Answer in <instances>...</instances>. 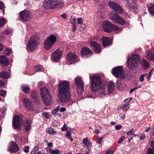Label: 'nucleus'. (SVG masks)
I'll return each instance as SVG.
<instances>
[{
	"label": "nucleus",
	"instance_id": "obj_14",
	"mask_svg": "<svg viewBox=\"0 0 154 154\" xmlns=\"http://www.w3.org/2000/svg\"><path fill=\"white\" fill-rule=\"evenodd\" d=\"M31 12L27 10L21 11L19 14L20 19L24 21H27L31 19Z\"/></svg>",
	"mask_w": 154,
	"mask_h": 154
},
{
	"label": "nucleus",
	"instance_id": "obj_64",
	"mask_svg": "<svg viewBox=\"0 0 154 154\" xmlns=\"http://www.w3.org/2000/svg\"><path fill=\"white\" fill-rule=\"evenodd\" d=\"M150 146L154 149V140H152L151 142Z\"/></svg>",
	"mask_w": 154,
	"mask_h": 154
},
{
	"label": "nucleus",
	"instance_id": "obj_7",
	"mask_svg": "<svg viewBox=\"0 0 154 154\" xmlns=\"http://www.w3.org/2000/svg\"><path fill=\"white\" fill-rule=\"evenodd\" d=\"M39 38L37 36H32L27 45V50L32 51L39 44Z\"/></svg>",
	"mask_w": 154,
	"mask_h": 154
},
{
	"label": "nucleus",
	"instance_id": "obj_12",
	"mask_svg": "<svg viewBox=\"0 0 154 154\" xmlns=\"http://www.w3.org/2000/svg\"><path fill=\"white\" fill-rule=\"evenodd\" d=\"M79 61L78 56L74 53L69 52L66 55V62L67 64L71 65Z\"/></svg>",
	"mask_w": 154,
	"mask_h": 154
},
{
	"label": "nucleus",
	"instance_id": "obj_39",
	"mask_svg": "<svg viewBox=\"0 0 154 154\" xmlns=\"http://www.w3.org/2000/svg\"><path fill=\"white\" fill-rule=\"evenodd\" d=\"M6 91L5 90H0V96L4 97L6 95Z\"/></svg>",
	"mask_w": 154,
	"mask_h": 154
},
{
	"label": "nucleus",
	"instance_id": "obj_8",
	"mask_svg": "<svg viewBox=\"0 0 154 154\" xmlns=\"http://www.w3.org/2000/svg\"><path fill=\"white\" fill-rule=\"evenodd\" d=\"M57 41L56 37L53 35H51L48 37L44 43L45 49L49 50L53 46Z\"/></svg>",
	"mask_w": 154,
	"mask_h": 154
},
{
	"label": "nucleus",
	"instance_id": "obj_22",
	"mask_svg": "<svg viewBox=\"0 0 154 154\" xmlns=\"http://www.w3.org/2000/svg\"><path fill=\"white\" fill-rule=\"evenodd\" d=\"M32 98L33 99L34 103H38L40 100L37 93L35 91H32L30 94Z\"/></svg>",
	"mask_w": 154,
	"mask_h": 154
},
{
	"label": "nucleus",
	"instance_id": "obj_51",
	"mask_svg": "<svg viewBox=\"0 0 154 154\" xmlns=\"http://www.w3.org/2000/svg\"><path fill=\"white\" fill-rule=\"evenodd\" d=\"M114 152L111 149H110L109 150L106 151V154H113Z\"/></svg>",
	"mask_w": 154,
	"mask_h": 154
},
{
	"label": "nucleus",
	"instance_id": "obj_46",
	"mask_svg": "<svg viewBox=\"0 0 154 154\" xmlns=\"http://www.w3.org/2000/svg\"><path fill=\"white\" fill-rule=\"evenodd\" d=\"M60 152V151L57 149L52 150L51 154H59Z\"/></svg>",
	"mask_w": 154,
	"mask_h": 154
},
{
	"label": "nucleus",
	"instance_id": "obj_11",
	"mask_svg": "<svg viewBox=\"0 0 154 154\" xmlns=\"http://www.w3.org/2000/svg\"><path fill=\"white\" fill-rule=\"evenodd\" d=\"M124 70L122 66H119L114 67L112 69V73L116 78H124L125 77Z\"/></svg>",
	"mask_w": 154,
	"mask_h": 154
},
{
	"label": "nucleus",
	"instance_id": "obj_20",
	"mask_svg": "<svg viewBox=\"0 0 154 154\" xmlns=\"http://www.w3.org/2000/svg\"><path fill=\"white\" fill-rule=\"evenodd\" d=\"M19 147H18L17 143L15 142H12L9 150L11 152H16L19 150Z\"/></svg>",
	"mask_w": 154,
	"mask_h": 154
},
{
	"label": "nucleus",
	"instance_id": "obj_10",
	"mask_svg": "<svg viewBox=\"0 0 154 154\" xmlns=\"http://www.w3.org/2000/svg\"><path fill=\"white\" fill-rule=\"evenodd\" d=\"M23 116L21 115L20 116H14L12 120V125L15 129L20 130L19 129H21V125L23 122Z\"/></svg>",
	"mask_w": 154,
	"mask_h": 154
},
{
	"label": "nucleus",
	"instance_id": "obj_49",
	"mask_svg": "<svg viewBox=\"0 0 154 154\" xmlns=\"http://www.w3.org/2000/svg\"><path fill=\"white\" fill-rule=\"evenodd\" d=\"M5 6L4 5V4L2 1H0V9L5 8Z\"/></svg>",
	"mask_w": 154,
	"mask_h": 154
},
{
	"label": "nucleus",
	"instance_id": "obj_52",
	"mask_svg": "<svg viewBox=\"0 0 154 154\" xmlns=\"http://www.w3.org/2000/svg\"><path fill=\"white\" fill-rule=\"evenodd\" d=\"M76 19L74 18H71L70 20V23L72 24V25H75L76 24Z\"/></svg>",
	"mask_w": 154,
	"mask_h": 154
},
{
	"label": "nucleus",
	"instance_id": "obj_36",
	"mask_svg": "<svg viewBox=\"0 0 154 154\" xmlns=\"http://www.w3.org/2000/svg\"><path fill=\"white\" fill-rule=\"evenodd\" d=\"M47 132L49 133L50 134H55L57 133V132L53 130V129L51 127L47 129Z\"/></svg>",
	"mask_w": 154,
	"mask_h": 154
},
{
	"label": "nucleus",
	"instance_id": "obj_6",
	"mask_svg": "<svg viewBox=\"0 0 154 154\" xmlns=\"http://www.w3.org/2000/svg\"><path fill=\"white\" fill-rule=\"evenodd\" d=\"M102 27L104 32L109 33L113 31H117L119 29L118 26L114 25L108 20L103 22L102 25Z\"/></svg>",
	"mask_w": 154,
	"mask_h": 154
},
{
	"label": "nucleus",
	"instance_id": "obj_19",
	"mask_svg": "<svg viewBox=\"0 0 154 154\" xmlns=\"http://www.w3.org/2000/svg\"><path fill=\"white\" fill-rule=\"evenodd\" d=\"M102 41L103 45L104 47H106L112 45V39L108 37H103Z\"/></svg>",
	"mask_w": 154,
	"mask_h": 154
},
{
	"label": "nucleus",
	"instance_id": "obj_42",
	"mask_svg": "<svg viewBox=\"0 0 154 154\" xmlns=\"http://www.w3.org/2000/svg\"><path fill=\"white\" fill-rule=\"evenodd\" d=\"M42 115L47 119H49L50 118V116L48 115V113L47 112H44L42 113Z\"/></svg>",
	"mask_w": 154,
	"mask_h": 154
},
{
	"label": "nucleus",
	"instance_id": "obj_34",
	"mask_svg": "<svg viewBox=\"0 0 154 154\" xmlns=\"http://www.w3.org/2000/svg\"><path fill=\"white\" fill-rule=\"evenodd\" d=\"M65 136L66 138H69L71 142L73 141L72 137L71 136V133L70 131H67L65 134Z\"/></svg>",
	"mask_w": 154,
	"mask_h": 154
},
{
	"label": "nucleus",
	"instance_id": "obj_24",
	"mask_svg": "<svg viewBox=\"0 0 154 154\" xmlns=\"http://www.w3.org/2000/svg\"><path fill=\"white\" fill-rule=\"evenodd\" d=\"M10 76L8 72L3 71L0 72V78L4 79H8Z\"/></svg>",
	"mask_w": 154,
	"mask_h": 154
},
{
	"label": "nucleus",
	"instance_id": "obj_23",
	"mask_svg": "<svg viewBox=\"0 0 154 154\" xmlns=\"http://www.w3.org/2000/svg\"><path fill=\"white\" fill-rule=\"evenodd\" d=\"M115 86L113 82H110L108 85V92L110 93H112L114 91Z\"/></svg>",
	"mask_w": 154,
	"mask_h": 154
},
{
	"label": "nucleus",
	"instance_id": "obj_5",
	"mask_svg": "<svg viewBox=\"0 0 154 154\" xmlns=\"http://www.w3.org/2000/svg\"><path fill=\"white\" fill-rule=\"evenodd\" d=\"M140 61L138 55H133L131 58L128 59L127 62L128 68L131 70H135L138 68Z\"/></svg>",
	"mask_w": 154,
	"mask_h": 154
},
{
	"label": "nucleus",
	"instance_id": "obj_3",
	"mask_svg": "<svg viewBox=\"0 0 154 154\" xmlns=\"http://www.w3.org/2000/svg\"><path fill=\"white\" fill-rule=\"evenodd\" d=\"M43 4L44 9L49 10L56 7L61 8L63 6L64 3L63 2H60L57 0H44Z\"/></svg>",
	"mask_w": 154,
	"mask_h": 154
},
{
	"label": "nucleus",
	"instance_id": "obj_63",
	"mask_svg": "<svg viewBox=\"0 0 154 154\" xmlns=\"http://www.w3.org/2000/svg\"><path fill=\"white\" fill-rule=\"evenodd\" d=\"M127 5L128 7V9H129V8H131V6H132V5L131 4V3L130 2H128V1H127Z\"/></svg>",
	"mask_w": 154,
	"mask_h": 154
},
{
	"label": "nucleus",
	"instance_id": "obj_35",
	"mask_svg": "<svg viewBox=\"0 0 154 154\" xmlns=\"http://www.w3.org/2000/svg\"><path fill=\"white\" fill-rule=\"evenodd\" d=\"M43 68L40 65L35 66L34 67V70L35 72L41 71L42 70Z\"/></svg>",
	"mask_w": 154,
	"mask_h": 154
},
{
	"label": "nucleus",
	"instance_id": "obj_59",
	"mask_svg": "<svg viewBox=\"0 0 154 154\" xmlns=\"http://www.w3.org/2000/svg\"><path fill=\"white\" fill-rule=\"evenodd\" d=\"M76 24L74 25H72V31L73 32H75L76 30Z\"/></svg>",
	"mask_w": 154,
	"mask_h": 154
},
{
	"label": "nucleus",
	"instance_id": "obj_17",
	"mask_svg": "<svg viewBox=\"0 0 154 154\" xmlns=\"http://www.w3.org/2000/svg\"><path fill=\"white\" fill-rule=\"evenodd\" d=\"M23 102L27 110H30L33 108V105L32 102L28 98H24L23 100Z\"/></svg>",
	"mask_w": 154,
	"mask_h": 154
},
{
	"label": "nucleus",
	"instance_id": "obj_60",
	"mask_svg": "<svg viewBox=\"0 0 154 154\" xmlns=\"http://www.w3.org/2000/svg\"><path fill=\"white\" fill-rule=\"evenodd\" d=\"M4 46L3 45L0 43V51H2L4 49Z\"/></svg>",
	"mask_w": 154,
	"mask_h": 154
},
{
	"label": "nucleus",
	"instance_id": "obj_48",
	"mask_svg": "<svg viewBox=\"0 0 154 154\" xmlns=\"http://www.w3.org/2000/svg\"><path fill=\"white\" fill-rule=\"evenodd\" d=\"M77 22L79 24H82L83 23V20L81 18H79L77 19Z\"/></svg>",
	"mask_w": 154,
	"mask_h": 154
},
{
	"label": "nucleus",
	"instance_id": "obj_47",
	"mask_svg": "<svg viewBox=\"0 0 154 154\" xmlns=\"http://www.w3.org/2000/svg\"><path fill=\"white\" fill-rule=\"evenodd\" d=\"M29 146H26L24 147L23 150L25 153H26L29 152Z\"/></svg>",
	"mask_w": 154,
	"mask_h": 154
},
{
	"label": "nucleus",
	"instance_id": "obj_50",
	"mask_svg": "<svg viewBox=\"0 0 154 154\" xmlns=\"http://www.w3.org/2000/svg\"><path fill=\"white\" fill-rule=\"evenodd\" d=\"M125 137L124 136H122L120 138L119 140L118 141V143L119 144L121 143L123 141Z\"/></svg>",
	"mask_w": 154,
	"mask_h": 154
},
{
	"label": "nucleus",
	"instance_id": "obj_40",
	"mask_svg": "<svg viewBox=\"0 0 154 154\" xmlns=\"http://www.w3.org/2000/svg\"><path fill=\"white\" fill-rule=\"evenodd\" d=\"M153 69H152L151 70L149 71L147 75V81H149L152 75V71L153 70Z\"/></svg>",
	"mask_w": 154,
	"mask_h": 154
},
{
	"label": "nucleus",
	"instance_id": "obj_61",
	"mask_svg": "<svg viewBox=\"0 0 154 154\" xmlns=\"http://www.w3.org/2000/svg\"><path fill=\"white\" fill-rule=\"evenodd\" d=\"M60 111L61 112H63L66 110V109L65 107H61L60 109Z\"/></svg>",
	"mask_w": 154,
	"mask_h": 154
},
{
	"label": "nucleus",
	"instance_id": "obj_31",
	"mask_svg": "<svg viewBox=\"0 0 154 154\" xmlns=\"http://www.w3.org/2000/svg\"><path fill=\"white\" fill-rule=\"evenodd\" d=\"M31 125L30 123H29L27 121H26L25 125L24 126V129L26 131H29L31 128Z\"/></svg>",
	"mask_w": 154,
	"mask_h": 154
},
{
	"label": "nucleus",
	"instance_id": "obj_16",
	"mask_svg": "<svg viewBox=\"0 0 154 154\" xmlns=\"http://www.w3.org/2000/svg\"><path fill=\"white\" fill-rule=\"evenodd\" d=\"M109 6L112 9L117 11L119 14H122L123 12V9L117 3L113 2L110 1L109 2Z\"/></svg>",
	"mask_w": 154,
	"mask_h": 154
},
{
	"label": "nucleus",
	"instance_id": "obj_45",
	"mask_svg": "<svg viewBox=\"0 0 154 154\" xmlns=\"http://www.w3.org/2000/svg\"><path fill=\"white\" fill-rule=\"evenodd\" d=\"M154 151L153 149L151 148H149L147 152V154H154Z\"/></svg>",
	"mask_w": 154,
	"mask_h": 154
},
{
	"label": "nucleus",
	"instance_id": "obj_41",
	"mask_svg": "<svg viewBox=\"0 0 154 154\" xmlns=\"http://www.w3.org/2000/svg\"><path fill=\"white\" fill-rule=\"evenodd\" d=\"M75 102V100L74 99H71L70 100H69L66 103L67 105L69 106L71 105L73 103H74Z\"/></svg>",
	"mask_w": 154,
	"mask_h": 154
},
{
	"label": "nucleus",
	"instance_id": "obj_43",
	"mask_svg": "<svg viewBox=\"0 0 154 154\" xmlns=\"http://www.w3.org/2000/svg\"><path fill=\"white\" fill-rule=\"evenodd\" d=\"M104 138V137L102 136L101 137H98L96 141V143L99 144L101 143L102 140Z\"/></svg>",
	"mask_w": 154,
	"mask_h": 154
},
{
	"label": "nucleus",
	"instance_id": "obj_53",
	"mask_svg": "<svg viewBox=\"0 0 154 154\" xmlns=\"http://www.w3.org/2000/svg\"><path fill=\"white\" fill-rule=\"evenodd\" d=\"M134 130V128H132L131 130L127 132V134L128 135H132V134Z\"/></svg>",
	"mask_w": 154,
	"mask_h": 154
},
{
	"label": "nucleus",
	"instance_id": "obj_55",
	"mask_svg": "<svg viewBox=\"0 0 154 154\" xmlns=\"http://www.w3.org/2000/svg\"><path fill=\"white\" fill-rule=\"evenodd\" d=\"M61 130L62 131H64L67 130L66 125L65 123H64L63 127L61 128Z\"/></svg>",
	"mask_w": 154,
	"mask_h": 154
},
{
	"label": "nucleus",
	"instance_id": "obj_1",
	"mask_svg": "<svg viewBox=\"0 0 154 154\" xmlns=\"http://www.w3.org/2000/svg\"><path fill=\"white\" fill-rule=\"evenodd\" d=\"M58 95L60 101L63 103H66L70 100L71 94L69 83L64 80L61 82L58 85Z\"/></svg>",
	"mask_w": 154,
	"mask_h": 154
},
{
	"label": "nucleus",
	"instance_id": "obj_33",
	"mask_svg": "<svg viewBox=\"0 0 154 154\" xmlns=\"http://www.w3.org/2000/svg\"><path fill=\"white\" fill-rule=\"evenodd\" d=\"M83 143L86 147L88 148H89L90 143L88 141V138H86L84 139L83 141Z\"/></svg>",
	"mask_w": 154,
	"mask_h": 154
},
{
	"label": "nucleus",
	"instance_id": "obj_21",
	"mask_svg": "<svg viewBox=\"0 0 154 154\" xmlns=\"http://www.w3.org/2000/svg\"><path fill=\"white\" fill-rule=\"evenodd\" d=\"M9 63L7 57L3 55L0 56V63L2 66H8Z\"/></svg>",
	"mask_w": 154,
	"mask_h": 154
},
{
	"label": "nucleus",
	"instance_id": "obj_58",
	"mask_svg": "<svg viewBox=\"0 0 154 154\" xmlns=\"http://www.w3.org/2000/svg\"><path fill=\"white\" fill-rule=\"evenodd\" d=\"M122 128V126L121 125H117L116 126V129L117 130H119Z\"/></svg>",
	"mask_w": 154,
	"mask_h": 154
},
{
	"label": "nucleus",
	"instance_id": "obj_2",
	"mask_svg": "<svg viewBox=\"0 0 154 154\" xmlns=\"http://www.w3.org/2000/svg\"><path fill=\"white\" fill-rule=\"evenodd\" d=\"M102 81L99 76L93 75L91 77V90L93 92L99 91V93L106 95L105 93L106 85H103Z\"/></svg>",
	"mask_w": 154,
	"mask_h": 154
},
{
	"label": "nucleus",
	"instance_id": "obj_4",
	"mask_svg": "<svg viewBox=\"0 0 154 154\" xmlns=\"http://www.w3.org/2000/svg\"><path fill=\"white\" fill-rule=\"evenodd\" d=\"M42 100L47 105H51L52 103V97L48 89L46 87L42 88L40 90Z\"/></svg>",
	"mask_w": 154,
	"mask_h": 154
},
{
	"label": "nucleus",
	"instance_id": "obj_15",
	"mask_svg": "<svg viewBox=\"0 0 154 154\" xmlns=\"http://www.w3.org/2000/svg\"><path fill=\"white\" fill-rule=\"evenodd\" d=\"M80 54L82 57L86 58L90 57L92 54V53L89 48L84 46L82 48Z\"/></svg>",
	"mask_w": 154,
	"mask_h": 154
},
{
	"label": "nucleus",
	"instance_id": "obj_26",
	"mask_svg": "<svg viewBox=\"0 0 154 154\" xmlns=\"http://www.w3.org/2000/svg\"><path fill=\"white\" fill-rule=\"evenodd\" d=\"M21 90L22 91L26 94H28L30 89L29 86L22 85L21 86Z\"/></svg>",
	"mask_w": 154,
	"mask_h": 154
},
{
	"label": "nucleus",
	"instance_id": "obj_56",
	"mask_svg": "<svg viewBox=\"0 0 154 154\" xmlns=\"http://www.w3.org/2000/svg\"><path fill=\"white\" fill-rule=\"evenodd\" d=\"M123 106L126 109H128L129 108V105L128 103H126L123 105Z\"/></svg>",
	"mask_w": 154,
	"mask_h": 154
},
{
	"label": "nucleus",
	"instance_id": "obj_25",
	"mask_svg": "<svg viewBox=\"0 0 154 154\" xmlns=\"http://www.w3.org/2000/svg\"><path fill=\"white\" fill-rule=\"evenodd\" d=\"M147 7L149 12L154 16V5L152 4L149 3L147 5Z\"/></svg>",
	"mask_w": 154,
	"mask_h": 154
},
{
	"label": "nucleus",
	"instance_id": "obj_29",
	"mask_svg": "<svg viewBox=\"0 0 154 154\" xmlns=\"http://www.w3.org/2000/svg\"><path fill=\"white\" fill-rule=\"evenodd\" d=\"M7 22V20L4 18L0 19V28L6 24Z\"/></svg>",
	"mask_w": 154,
	"mask_h": 154
},
{
	"label": "nucleus",
	"instance_id": "obj_44",
	"mask_svg": "<svg viewBox=\"0 0 154 154\" xmlns=\"http://www.w3.org/2000/svg\"><path fill=\"white\" fill-rule=\"evenodd\" d=\"M137 8V6L136 5H132V6H131V8H130L129 9L133 11H135Z\"/></svg>",
	"mask_w": 154,
	"mask_h": 154
},
{
	"label": "nucleus",
	"instance_id": "obj_9",
	"mask_svg": "<svg viewBox=\"0 0 154 154\" xmlns=\"http://www.w3.org/2000/svg\"><path fill=\"white\" fill-rule=\"evenodd\" d=\"M75 83L76 85L77 92L78 94L80 96L82 94L84 91V83L82 78L80 76L75 78Z\"/></svg>",
	"mask_w": 154,
	"mask_h": 154
},
{
	"label": "nucleus",
	"instance_id": "obj_62",
	"mask_svg": "<svg viewBox=\"0 0 154 154\" xmlns=\"http://www.w3.org/2000/svg\"><path fill=\"white\" fill-rule=\"evenodd\" d=\"M58 111L55 110V109H54L52 110L51 113L52 114L54 115V116H56V113Z\"/></svg>",
	"mask_w": 154,
	"mask_h": 154
},
{
	"label": "nucleus",
	"instance_id": "obj_13",
	"mask_svg": "<svg viewBox=\"0 0 154 154\" xmlns=\"http://www.w3.org/2000/svg\"><path fill=\"white\" fill-rule=\"evenodd\" d=\"M63 52L60 48H58L52 54L51 59L54 62H58L62 57Z\"/></svg>",
	"mask_w": 154,
	"mask_h": 154
},
{
	"label": "nucleus",
	"instance_id": "obj_18",
	"mask_svg": "<svg viewBox=\"0 0 154 154\" xmlns=\"http://www.w3.org/2000/svg\"><path fill=\"white\" fill-rule=\"evenodd\" d=\"M90 45L94 48V50L96 53H99L101 51L100 45L95 41H91Z\"/></svg>",
	"mask_w": 154,
	"mask_h": 154
},
{
	"label": "nucleus",
	"instance_id": "obj_27",
	"mask_svg": "<svg viewBox=\"0 0 154 154\" xmlns=\"http://www.w3.org/2000/svg\"><path fill=\"white\" fill-rule=\"evenodd\" d=\"M120 17L119 15L115 13L111 17V19L115 23H116Z\"/></svg>",
	"mask_w": 154,
	"mask_h": 154
},
{
	"label": "nucleus",
	"instance_id": "obj_32",
	"mask_svg": "<svg viewBox=\"0 0 154 154\" xmlns=\"http://www.w3.org/2000/svg\"><path fill=\"white\" fill-rule=\"evenodd\" d=\"M141 64L143 65L144 69H147L149 67V63L145 60H142Z\"/></svg>",
	"mask_w": 154,
	"mask_h": 154
},
{
	"label": "nucleus",
	"instance_id": "obj_38",
	"mask_svg": "<svg viewBox=\"0 0 154 154\" xmlns=\"http://www.w3.org/2000/svg\"><path fill=\"white\" fill-rule=\"evenodd\" d=\"M12 31L11 29H6L3 31V33L6 35H9L10 34Z\"/></svg>",
	"mask_w": 154,
	"mask_h": 154
},
{
	"label": "nucleus",
	"instance_id": "obj_54",
	"mask_svg": "<svg viewBox=\"0 0 154 154\" xmlns=\"http://www.w3.org/2000/svg\"><path fill=\"white\" fill-rule=\"evenodd\" d=\"M146 75V74L142 75L140 78V80L141 82H143L144 81V77Z\"/></svg>",
	"mask_w": 154,
	"mask_h": 154
},
{
	"label": "nucleus",
	"instance_id": "obj_30",
	"mask_svg": "<svg viewBox=\"0 0 154 154\" xmlns=\"http://www.w3.org/2000/svg\"><path fill=\"white\" fill-rule=\"evenodd\" d=\"M126 23L125 20L123 18L120 17L116 23L122 25H124Z\"/></svg>",
	"mask_w": 154,
	"mask_h": 154
},
{
	"label": "nucleus",
	"instance_id": "obj_57",
	"mask_svg": "<svg viewBox=\"0 0 154 154\" xmlns=\"http://www.w3.org/2000/svg\"><path fill=\"white\" fill-rule=\"evenodd\" d=\"M52 125L53 126L56 127L58 125V122L56 120L52 122Z\"/></svg>",
	"mask_w": 154,
	"mask_h": 154
},
{
	"label": "nucleus",
	"instance_id": "obj_37",
	"mask_svg": "<svg viewBox=\"0 0 154 154\" xmlns=\"http://www.w3.org/2000/svg\"><path fill=\"white\" fill-rule=\"evenodd\" d=\"M11 50L10 48H7L5 49L4 54L7 56H8L11 53Z\"/></svg>",
	"mask_w": 154,
	"mask_h": 154
},
{
	"label": "nucleus",
	"instance_id": "obj_28",
	"mask_svg": "<svg viewBox=\"0 0 154 154\" xmlns=\"http://www.w3.org/2000/svg\"><path fill=\"white\" fill-rule=\"evenodd\" d=\"M146 57L147 59L150 61L154 60V55L150 51L147 52L146 54Z\"/></svg>",
	"mask_w": 154,
	"mask_h": 154
}]
</instances>
